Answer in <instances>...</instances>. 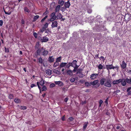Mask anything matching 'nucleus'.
Here are the masks:
<instances>
[{
  "instance_id": "dca6fc26",
  "label": "nucleus",
  "mask_w": 131,
  "mask_h": 131,
  "mask_svg": "<svg viewBox=\"0 0 131 131\" xmlns=\"http://www.w3.org/2000/svg\"><path fill=\"white\" fill-rule=\"evenodd\" d=\"M55 83L56 85H58L59 86H62L63 85V83L61 81H55Z\"/></svg>"
},
{
  "instance_id": "69168bd1",
  "label": "nucleus",
  "mask_w": 131,
  "mask_h": 131,
  "mask_svg": "<svg viewBox=\"0 0 131 131\" xmlns=\"http://www.w3.org/2000/svg\"><path fill=\"white\" fill-rule=\"evenodd\" d=\"M66 68H69L70 66V64H69V63L67 65L66 64Z\"/></svg>"
},
{
  "instance_id": "f257e3e1",
  "label": "nucleus",
  "mask_w": 131,
  "mask_h": 131,
  "mask_svg": "<svg viewBox=\"0 0 131 131\" xmlns=\"http://www.w3.org/2000/svg\"><path fill=\"white\" fill-rule=\"evenodd\" d=\"M100 82L101 85H104L105 86L109 88L112 86V82L110 79H106L104 77L102 78L100 80Z\"/></svg>"
},
{
  "instance_id": "4468645a",
  "label": "nucleus",
  "mask_w": 131,
  "mask_h": 131,
  "mask_svg": "<svg viewBox=\"0 0 131 131\" xmlns=\"http://www.w3.org/2000/svg\"><path fill=\"white\" fill-rule=\"evenodd\" d=\"M60 7L61 6L60 5H58L56 7L55 11V13L59 12Z\"/></svg>"
},
{
  "instance_id": "338daca9",
  "label": "nucleus",
  "mask_w": 131,
  "mask_h": 131,
  "mask_svg": "<svg viewBox=\"0 0 131 131\" xmlns=\"http://www.w3.org/2000/svg\"><path fill=\"white\" fill-rule=\"evenodd\" d=\"M68 100V97L65 98L64 99V101L65 102H67Z\"/></svg>"
},
{
  "instance_id": "72a5a7b5",
  "label": "nucleus",
  "mask_w": 131,
  "mask_h": 131,
  "mask_svg": "<svg viewBox=\"0 0 131 131\" xmlns=\"http://www.w3.org/2000/svg\"><path fill=\"white\" fill-rule=\"evenodd\" d=\"M49 25V24L47 23H45V24L44 25V26L43 27L45 28L46 29L47 28H48V26Z\"/></svg>"
},
{
  "instance_id": "13d9d810",
  "label": "nucleus",
  "mask_w": 131,
  "mask_h": 131,
  "mask_svg": "<svg viewBox=\"0 0 131 131\" xmlns=\"http://www.w3.org/2000/svg\"><path fill=\"white\" fill-rule=\"evenodd\" d=\"M100 58V59H102L103 60V61H104L105 60V58L102 56H101L100 58Z\"/></svg>"
},
{
  "instance_id": "2f4dec72",
  "label": "nucleus",
  "mask_w": 131,
  "mask_h": 131,
  "mask_svg": "<svg viewBox=\"0 0 131 131\" xmlns=\"http://www.w3.org/2000/svg\"><path fill=\"white\" fill-rule=\"evenodd\" d=\"M14 97V95L13 94H10L8 96L9 98L10 99H12Z\"/></svg>"
},
{
  "instance_id": "bf43d9fd",
  "label": "nucleus",
  "mask_w": 131,
  "mask_h": 131,
  "mask_svg": "<svg viewBox=\"0 0 131 131\" xmlns=\"http://www.w3.org/2000/svg\"><path fill=\"white\" fill-rule=\"evenodd\" d=\"M108 98H107L105 100V103L106 104V105L108 104Z\"/></svg>"
},
{
  "instance_id": "cd10ccee",
  "label": "nucleus",
  "mask_w": 131,
  "mask_h": 131,
  "mask_svg": "<svg viewBox=\"0 0 131 131\" xmlns=\"http://www.w3.org/2000/svg\"><path fill=\"white\" fill-rule=\"evenodd\" d=\"M59 64V62H56V61L54 63V64H53V67L55 68L57 66H58Z\"/></svg>"
},
{
  "instance_id": "a878e982",
  "label": "nucleus",
  "mask_w": 131,
  "mask_h": 131,
  "mask_svg": "<svg viewBox=\"0 0 131 131\" xmlns=\"http://www.w3.org/2000/svg\"><path fill=\"white\" fill-rule=\"evenodd\" d=\"M39 15H36L34 16V17L33 18V22H35L36 20L38 19L39 18Z\"/></svg>"
},
{
  "instance_id": "a19ab883",
  "label": "nucleus",
  "mask_w": 131,
  "mask_h": 131,
  "mask_svg": "<svg viewBox=\"0 0 131 131\" xmlns=\"http://www.w3.org/2000/svg\"><path fill=\"white\" fill-rule=\"evenodd\" d=\"M20 108L22 110H26L27 109L26 106H21Z\"/></svg>"
},
{
  "instance_id": "5701e85b",
  "label": "nucleus",
  "mask_w": 131,
  "mask_h": 131,
  "mask_svg": "<svg viewBox=\"0 0 131 131\" xmlns=\"http://www.w3.org/2000/svg\"><path fill=\"white\" fill-rule=\"evenodd\" d=\"M14 101L15 103H19L20 102V99H18L17 98H15L14 100Z\"/></svg>"
},
{
  "instance_id": "9b49d317",
  "label": "nucleus",
  "mask_w": 131,
  "mask_h": 131,
  "mask_svg": "<svg viewBox=\"0 0 131 131\" xmlns=\"http://www.w3.org/2000/svg\"><path fill=\"white\" fill-rule=\"evenodd\" d=\"M126 63L125 62L124 60H123L122 61V64H121V68L123 69H124L126 68Z\"/></svg>"
},
{
  "instance_id": "ea45409f",
  "label": "nucleus",
  "mask_w": 131,
  "mask_h": 131,
  "mask_svg": "<svg viewBox=\"0 0 131 131\" xmlns=\"http://www.w3.org/2000/svg\"><path fill=\"white\" fill-rule=\"evenodd\" d=\"M77 61L76 60H73L72 63L73 64V66L74 65L75 66H76V65H77Z\"/></svg>"
},
{
  "instance_id": "7c9ffc66",
  "label": "nucleus",
  "mask_w": 131,
  "mask_h": 131,
  "mask_svg": "<svg viewBox=\"0 0 131 131\" xmlns=\"http://www.w3.org/2000/svg\"><path fill=\"white\" fill-rule=\"evenodd\" d=\"M38 62L39 63L42 64L43 61V60L41 57H40L38 59Z\"/></svg>"
},
{
  "instance_id": "864d4df0",
  "label": "nucleus",
  "mask_w": 131,
  "mask_h": 131,
  "mask_svg": "<svg viewBox=\"0 0 131 131\" xmlns=\"http://www.w3.org/2000/svg\"><path fill=\"white\" fill-rule=\"evenodd\" d=\"M36 86H37L36 85V84L35 85L34 84H31L30 86V87L31 88H32Z\"/></svg>"
},
{
  "instance_id": "3c124183",
  "label": "nucleus",
  "mask_w": 131,
  "mask_h": 131,
  "mask_svg": "<svg viewBox=\"0 0 131 131\" xmlns=\"http://www.w3.org/2000/svg\"><path fill=\"white\" fill-rule=\"evenodd\" d=\"M85 86H90V84L88 82H85Z\"/></svg>"
},
{
  "instance_id": "9d476101",
  "label": "nucleus",
  "mask_w": 131,
  "mask_h": 131,
  "mask_svg": "<svg viewBox=\"0 0 131 131\" xmlns=\"http://www.w3.org/2000/svg\"><path fill=\"white\" fill-rule=\"evenodd\" d=\"M48 61L50 63L53 62L54 61V58L53 56H49L48 58Z\"/></svg>"
},
{
  "instance_id": "393cba45",
  "label": "nucleus",
  "mask_w": 131,
  "mask_h": 131,
  "mask_svg": "<svg viewBox=\"0 0 131 131\" xmlns=\"http://www.w3.org/2000/svg\"><path fill=\"white\" fill-rule=\"evenodd\" d=\"M58 3L61 5V6H62L64 3V1L63 0H59Z\"/></svg>"
},
{
  "instance_id": "052dcab7",
  "label": "nucleus",
  "mask_w": 131,
  "mask_h": 131,
  "mask_svg": "<svg viewBox=\"0 0 131 131\" xmlns=\"http://www.w3.org/2000/svg\"><path fill=\"white\" fill-rule=\"evenodd\" d=\"M69 64H70V66H71L72 67H74L73 65V64L72 62V63L69 62Z\"/></svg>"
},
{
  "instance_id": "6e6552de",
  "label": "nucleus",
  "mask_w": 131,
  "mask_h": 131,
  "mask_svg": "<svg viewBox=\"0 0 131 131\" xmlns=\"http://www.w3.org/2000/svg\"><path fill=\"white\" fill-rule=\"evenodd\" d=\"M49 40V38L46 36H44L42 39H41V41L42 42H46L48 41Z\"/></svg>"
},
{
  "instance_id": "f03ea898",
  "label": "nucleus",
  "mask_w": 131,
  "mask_h": 131,
  "mask_svg": "<svg viewBox=\"0 0 131 131\" xmlns=\"http://www.w3.org/2000/svg\"><path fill=\"white\" fill-rule=\"evenodd\" d=\"M39 43L37 42L35 46L36 49H37V50L34 54L35 57V58H37L38 56L40 55V54L41 51V49L39 48Z\"/></svg>"
},
{
  "instance_id": "2eb2a0df",
  "label": "nucleus",
  "mask_w": 131,
  "mask_h": 131,
  "mask_svg": "<svg viewBox=\"0 0 131 131\" xmlns=\"http://www.w3.org/2000/svg\"><path fill=\"white\" fill-rule=\"evenodd\" d=\"M122 81L121 79H120L118 80H116V81H114L113 82V83L114 84H118L121 82Z\"/></svg>"
},
{
  "instance_id": "4d7b16f0",
  "label": "nucleus",
  "mask_w": 131,
  "mask_h": 131,
  "mask_svg": "<svg viewBox=\"0 0 131 131\" xmlns=\"http://www.w3.org/2000/svg\"><path fill=\"white\" fill-rule=\"evenodd\" d=\"M4 12L5 14H7L8 15H9L11 13V12H6L5 10H4Z\"/></svg>"
},
{
  "instance_id": "aec40b11",
  "label": "nucleus",
  "mask_w": 131,
  "mask_h": 131,
  "mask_svg": "<svg viewBox=\"0 0 131 131\" xmlns=\"http://www.w3.org/2000/svg\"><path fill=\"white\" fill-rule=\"evenodd\" d=\"M88 124V122H86L84 123L83 124V129L84 130H85Z\"/></svg>"
},
{
  "instance_id": "8fccbe9b",
  "label": "nucleus",
  "mask_w": 131,
  "mask_h": 131,
  "mask_svg": "<svg viewBox=\"0 0 131 131\" xmlns=\"http://www.w3.org/2000/svg\"><path fill=\"white\" fill-rule=\"evenodd\" d=\"M54 73H56L57 74H60V71H59L58 70H56L55 71Z\"/></svg>"
},
{
  "instance_id": "79ce46f5",
  "label": "nucleus",
  "mask_w": 131,
  "mask_h": 131,
  "mask_svg": "<svg viewBox=\"0 0 131 131\" xmlns=\"http://www.w3.org/2000/svg\"><path fill=\"white\" fill-rule=\"evenodd\" d=\"M92 12V10L91 9H88L87 10V12L89 14L91 13Z\"/></svg>"
},
{
  "instance_id": "4c0bfd02",
  "label": "nucleus",
  "mask_w": 131,
  "mask_h": 131,
  "mask_svg": "<svg viewBox=\"0 0 131 131\" xmlns=\"http://www.w3.org/2000/svg\"><path fill=\"white\" fill-rule=\"evenodd\" d=\"M48 16L47 15H46L44 18H43L41 19V22H43L48 17Z\"/></svg>"
},
{
  "instance_id": "c85d7f7f",
  "label": "nucleus",
  "mask_w": 131,
  "mask_h": 131,
  "mask_svg": "<svg viewBox=\"0 0 131 131\" xmlns=\"http://www.w3.org/2000/svg\"><path fill=\"white\" fill-rule=\"evenodd\" d=\"M79 67V66L77 65H76L75 66H74L73 67L74 68V69L73 70V71L74 72H75L76 71L77 68Z\"/></svg>"
},
{
  "instance_id": "b1692460",
  "label": "nucleus",
  "mask_w": 131,
  "mask_h": 131,
  "mask_svg": "<svg viewBox=\"0 0 131 131\" xmlns=\"http://www.w3.org/2000/svg\"><path fill=\"white\" fill-rule=\"evenodd\" d=\"M62 59V57H61L60 56L58 57L57 58L56 61V62H60L61 61V60Z\"/></svg>"
},
{
  "instance_id": "c03bdc74",
  "label": "nucleus",
  "mask_w": 131,
  "mask_h": 131,
  "mask_svg": "<svg viewBox=\"0 0 131 131\" xmlns=\"http://www.w3.org/2000/svg\"><path fill=\"white\" fill-rule=\"evenodd\" d=\"M33 35L34 36V37H35V38H37V33L36 32H34L33 33Z\"/></svg>"
},
{
  "instance_id": "f704fd0d",
  "label": "nucleus",
  "mask_w": 131,
  "mask_h": 131,
  "mask_svg": "<svg viewBox=\"0 0 131 131\" xmlns=\"http://www.w3.org/2000/svg\"><path fill=\"white\" fill-rule=\"evenodd\" d=\"M47 90V88L46 86L44 85L42 86V91H46Z\"/></svg>"
},
{
  "instance_id": "a211bd4d",
  "label": "nucleus",
  "mask_w": 131,
  "mask_h": 131,
  "mask_svg": "<svg viewBox=\"0 0 131 131\" xmlns=\"http://www.w3.org/2000/svg\"><path fill=\"white\" fill-rule=\"evenodd\" d=\"M51 70L49 69H48L45 71L46 74L49 75H50L51 74Z\"/></svg>"
},
{
  "instance_id": "a18cd8bd",
  "label": "nucleus",
  "mask_w": 131,
  "mask_h": 131,
  "mask_svg": "<svg viewBox=\"0 0 131 131\" xmlns=\"http://www.w3.org/2000/svg\"><path fill=\"white\" fill-rule=\"evenodd\" d=\"M128 18L127 19V20H126L127 21V22H128L129 21L131 18V17H130L129 15H128Z\"/></svg>"
},
{
  "instance_id": "39448f33",
  "label": "nucleus",
  "mask_w": 131,
  "mask_h": 131,
  "mask_svg": "<svg viewBox=\"0 0 131 131\" xmlns=\"http://www.w3.org/2000/svg\"><path fill=\"white\" fill-rule=\"evenodd\" d=\"M39 83L41 85H43L44 84V82L43 80L42 79L40 81V83L39 82H37V85L40 90V91L41 90V87L39 86Z\"/></svg>"
},
{
  "instance_id": "de8ad7c7",
  "label": "nucleus",
  "mask_w": 131,
  "mask_h": 131,
  "mask_svg": "<svg viewBox=\"0 0 131 131\" xmlns=\"http://www.w3.org/2000/svg\"><path fill=\"white\" fill-rule=\"evenodd\" d=\"M75 81V80L73 78H71L70 79V81L71 82H74Z\"/></svg>"
},
{
  "instance_id": "c9c22d12",
  "label": "nucleus",
  "mask_w": 131,
  "mask_h": 131,
  "mask_svg": "<svg viewBox=\"0 0 131 131\" xmlns=\"http://www.w3.org/2000/svg\"><path fill=\"white\" fill-rule=\"evenodd\" d=\"M82 72H80L79 77L80 78H82L84 76V74L82 73Z\"/></svg>"
},
{
  "instance_id": "c756f323",
  "label": "nucleus",
  "mask_w": 131,
  "mask_h": 131,
  "mask_svg": "<svg viewBox=\"0 0 131 131\" xmlns=\"http://www.w3.org/2000/svg\"><path fill=\"white\" fill-rule=\"evenodd\" d=\"M24 11L25 12H27L29 13L30 12L29 9L27 7H24Z\"/></svg>"
},
{
  "instance_id": "6e6d98bb",
  "label": "nucleus",
  "mask_w": 131,
  "mask_h": 131,
  "mask_svg": "<svg viewBox=\"0 0 131 131\" xmlns=\"http://www.w3.org/2000/svg\"><path fill=\"white\" fill-rule=\"evenodd\" d=\"M46 30V31H45V33H46L48 34H49V29H46V30Z\"/></svg>"
},
{
  "instance_id": "6ab92c4d",
  "label": "nucleus",
  "mask_w": 131,
  "mask_h": 131,
  "mask_svg": "<svg viewBox=\"0 0 131 131\" xmlns=\"http://www.w3.org/2000/svg\"><path fill=\"white\" fill-rule=\"evenodd\" d=\"M67 63L66 62H62L59 65V67L60 68H61L63 67H64L65 66L66 64H67Z\"/></svg>"
},
{
  "instance_id": "f3484780",
  "label": "nucleus",
  "mask_w": 131,
  "mask_h": 131,
  "mask_svg": "<svg viewBox=\"0 0 131 131\" xmlns=\"http://www.w3.org/2000/svg\"><path fill=\"white\" fill-rule=\"evenodd\" d=\"M70 5L69 1H68L67 2L65 3L64 6L66 8H69Z\"/></svg>"
},
{
  "instance_id": "423d86ee",
  "label": "nucleus",
  "mask_w": 131,
  "mask_h": 131,
  "mask_svg": "<svg viewBox=\"0 0 131 131\" xmlns=\"http://www.w3.org/2000/svg\"><path fill=\"white\" fill-rule=\"evenodd\" d=\"M122 125L119 123L116 124L114 125L113 128H115L117 130H121V129Z\"/></svg>"
},
{
  "instance_id": "09e8293b",
  "label": "nucleus",
  "mask_w": 131,
  "mask_h": 131,
  "mask_svg": "<svg viewBox=\"0 0 131 131\" xmlns=\"http://www.w3.org/2000/svg\"><path fill=\"white\" fill-rule=\"evenodd\" d=\"M45 30H46V29L43 27L42 29H41L40 30V32L42 33Z\"/></svg>"
},
{
  "instance_id": "37998d69",
  "label": "nucleus",
  "mask_w": 131,
  "mask_h": 131,
  "mask_svg": "<svg viewBox=\"0 0 131 131\" xmlns=\"http://www.w3.org/2000/svg\"><path fill=\"white\" fill-rule=\"evenodd\" d=\"M5 51L6 52L8 53L9 52V50L8 48H6L5 47Z\"/></svg>"
},
{
  "instance_id": "0e129e2a",
  "label": "nucleus",
  "mask_w": 131,
  "mask_h": 131,
  "mask_svg": "<svg viewBox=\"0 0 131 131\" xmlns=\"http://www.w3.org/2000/svg\"><path fill=\"white\" fill-rule=\"evenodd\" d=\"M114 69H116L117 70H118L119 67L118 66H116L115 67L114 66Z\"/></svg>"
},
{
  "instance_id": "4be33fe9",
  "label": "nucleus",
  "mask_w": 131,
  "mask_h": 131,
  "mask_svg": "<svg viewBox=\"0 0 131 131\" xmlns=\"http://www.w3.org/2000/svg\"><path fill=\"white\" fill-rule=\"evenodd\" d=\"M57 19H60L62 18L63 16L60 13H59L57 15Z\"/></svg>"
},
{
  "instance_id": "bb28decb",
  "label": "nucleus",
  "mask_w": 131,
  "mask_h": 131,
  "mask_svg": "<svg viewBox=\"0 0 131 131\" xmlns=\"http://www.w3.org/2000/svg\"><path fill=\"white\" fill-rule=\"evenodd\" d=\"M126 81L127 83L131 84V78L130 79L126 78Z\"/></svg>"
},
{
  "instance_id": "5fc2aeb1",
  "label": "nucleus",
  "mask_w": 131,
  "mask_h": 131,
  "mask_svg": "<svg viewBox=\"0 0 131 131\" xmlns=\"http://www.w3.org/2000/svg\"><path fill=\"white\" fill-rule=\"evenodd\" d=\"M63 91H66L67 90V88L64 87L62 88Z\"/></svg>"
},
{
  "instance_id": "7ed1b4c3",
  "label": "nucleus",
  "mask_w": 131,
  "mask_h": 131,
  "mask_svg": "<svg viewBox=\"0 0 131 131\" xmlns=\"http://www.w3.org/2000/svg\"><path fill=\"white\" fill-rule=\"evenodd\" d=\"M41 51L40 55L41 54L44 56H46L48 54L49 51L48 50H46L45 48H44L42 47L41 49Z\"/></svg>"
},
{
  "instance_id": "ddd939ff",
  "label": "nucleus",
  "mask_w": 131,
  "mask_h": 131,
  "mask_svg": "<svg viewBox=\"0 0 131 131\" xmlns=\"http://www.w3.org/2000/svg\"><path fill=\"white\" fill-rule=\"evenodd\" d=\"M57 25V22L56 21H54L53 22H52L51 26L52 28L57 27L58 26Z\"/></svg>"
},
{
  "instance_id": "774afa93",
  "label": "nucleus",
  "mask_w": 131,
  "mask_h": 131,
  "mask_svg": "<svg viewBox=\"0 0 131 131\" xmlns=\"http://www.w3.org/2000/svg\"><path fill=\"white\" fill-rule=\"evenodd\" d=\"M131 89V87H129L128 88L127 90V92H129V90Z\"/></svg>"
},
{
  "instance_id": "20e7f679",
  "label": "nucleus",
  "mask_w": 131,
  "mask_h": 131,
  "mask_svg": "<svg viewBox=\"0 0 131 131\" xmlns=\"http://www.w3.org/2000/svg\"><path fill=\"white\" fill-rule=\"evenodd\" d=\"M55 15V12H53L51 14L50 16L51 18L50 19V21H53L56 19L57 16Z\"/></svg>"
},
{
  "instance_id": "49530a36",
  "label": "nucleus",
  "mask_w": 131,
  "mask_h": 131,
  "mask_svg": "<svg viewBox=\"0 0 131 131\" xmlns=\"http://www.w3.org/2000/svg\"><path fill=\"white\" fill-rule=\"evenodd\" d=\"M55 86V84L53 83H51L50 84V88H52L54 87Z\"/></svg>"
},
{
  "instance_id": "680f3d73",
  "label": "nucleus",
  "mask_w": 131,
  "mask_h": 131,
  "mask_svg": "<svg viewBox=\"0 0 131 131\" xmlns=\"http://www.w3.org/2000/svg\"><path fill=\"white\" fill-rule=\"evenodd\" d=\"M3 24V21L2 20H0V26H2Z\"/></svg>"
},
{
  "instance_id": "0eeeda50",
  "label": "nucleus",
  "mask_w": 131,
  "mask_h": 131,
  "mask_svg": "<svg viewBox=\"0 0 131 131\" xmlns=\"http://www.w3.org/2000/svg\"><path fill=\"white\" fill-rule=\"evenodd\" d=\"M106 68L107 70H108V71H109L110 70H111V69H114V66H113L112 64L111 65H106Z\"/></svg>"
},
{
  "instance_id": "e433bc0d",
  "label": "nucleus",
  "mask_w": 131,
  "mask_h": 131,
  "mask_svg": "<svg viewBox=\"0 0 131 131\" xmlns=\"http://www.w3.org/2000/svg\"><path fill=\"white\" fill-rule=\"evenodd\" d=\"M67 73L69 75H71L72 74V71L70 70H69L67 71Z\"/></svg>"
},
{
  "instance_id": "1a4fd4ad",
  "label": "nucleus",
  "mask_w": 131,
  "mask_h": 131,
  "mask_svg": "<svg viewBox=\"0 0 131 131\" xmlns=\"http://www.w3.org/2000/svg\"><path fill=\"white\" fill-rule=\"evenodd\" d=\"M98 74L95 73L92 74L91 75L90 78L92 80H94L98 76Z\"/></svg>"
},
{
  "instance_id": "58836bf2",
  "label": "nucleus",
  "mask_w": 131,
  "mask_h": 131,
  "mask_svg": "<svg viewBox=\"0 0 131 131\" xmlns=\"http://www.w3.org/2000/svg\"><path fill=\"white\" fill-rule=\"evenodd\" d=\"M49 13V11L48 10H47V9L46 10L45 12L43 13V15H46Z\"/></svg>"
},
{
  "instance_id": "e2e57ef3",
  "label": "nucleus",
  "mask_w": 131,
  "mask_h": 131,
  "mask_svg": "<svg viewBox=\"0 0 131 131\" xmlns=\"http://www.w3.org/2000/svg\"><path fill=\"white\" fill-rule=\"evenodd\" d=\"M61 119L62 121H64L65 120V115L63 116L61 118Z\"/></svg>"
},
{
  "instance_id": "473e14b6",
  "label": "nucleus",
  "mask_w": 131,
  "mask_h": 131,
  "mask_svg": "<svg viewBox=\"0 0 131 131\" xmlns=\"http://www.w3.org/2000/svg\"><path fill=\"white\" fill-rule=\"evenodd\" d=\"M103 66L101 64H100L99 66H98V68L99 69L101 70L103 69Z\"/></svg>"
},
{
  "instance_id": "f8f14e48",
  "label": "nucleus",
  "mask_w": 131,
  "mask_h": 131,
  "mask_svg": "<svg viewBox=\"0 0 131 131\" xmlns=\"http://www.w3.org/2000/svg\"><path fill=\"white\" fill-rule=\"evenodd\" d=\"M122 81L121 82L122 85L123 86H125L126 85V79H121Z\"/></svg>"
},
{
  "instance_id": "412c9836",
  "label": "nucleus",
  "mask_w": 131,
  "mask_h": 131,
  "mask_svg": "<svg viewBox=\"0 0 131 131\" xmlns=\"http://www.w3.org/2000/svg\"><path fill=\"white\" fill-rule=\"evenodd\" d=\"M99 82L98 80H96L94 81L93 82L91 83V84L93 85L96 84Z\"/></svg>"
},
{
  "instance_id": "603ef678",
  "label": "nucleus",
  "mask_w": 131,
  "mask_h": 131,
  "mask_svg": "<svg viewBox=\"0 0 131 131\" xmlns=\"http://www.w3.org/2000/svg\"><path fill=\"white\" fill-rule=\"evenodd\" d=\"M69 119L70 121H72L73 120L74 118L72 117H71L69 118Z\"/></svg>"
}]
</instances>
